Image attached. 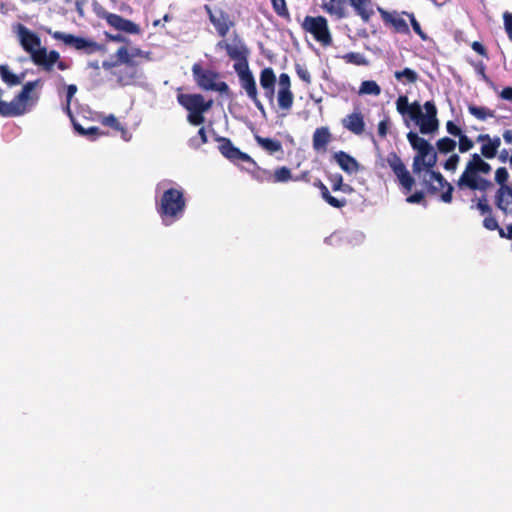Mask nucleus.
Returning a JSON list of instances; mask_svg holds the SVG:
<instances>
[{
  "instance_id": "1",
  "label": "nucleus",
  "mask_w": 512,
  "mask_h": 512,
  "mask_svg": "<svg viewBox=\"0 0 512 512\" xmlns=\"http://www.w3.org/2000/svg\"><path fill=\"white\" fill-rule=\"evenodd\" d=\"M407 139L411 147L417 151L412 164L413 172L417 174L423 168H426L428 178H424V184L428 192L436 194L440 190L445 189L441 194V200L445 203H451L454 187L440 172L432 170L437 163V153L434 151L433 146L426 139L412 131L407 134Z\"/></svg>"
},
{
  "instance_id": "2",
  "label": "nucleus",
  "mask_w": 512,
  "mask_h": 512,
  "mask_svg": "<svg viewBox=\"0 0 512 512\" xmlns=\"http://www.w3.org/2000/svg\"><path fill=\"white\" fill-rule=\"evenodd\" d=\"M480 151L481 154H471L464 171L456 181L458 192H465L467 190L487 192L493 187L492 181L485 177L491 173L492 166L483 158L493 159L498 152L490 142L482 144Z\"/></svg>"
},
{
  "instance_id": "3",
  "label": "nucleus",
  "mask_w": 512,
  "mask_h": 512,
  "mask_svg": "<svg viewBox=\"0 0 512 512\" xmlns=\"http://www.w3.org/2000/svg\"><path fill=\"white\" fill-rule=\"evenodd\" d=\"M217 47L225 49L230 59L235 61L233 68L238 75L241 87L255 104L256 108L264 113V106L258 97L255 78L249 69L248 56L250 51L248 47L241 39L235 40L233 44L221 40L217 43Z\"/></svg>"
},
{
  "instance_id": "4",
  "label": "nucleus",
  "mask_w": 512,
  "mask_h": 512,
  "mask_svg": "<svg viewBox=\"0 0 512 512\" xmlns=\"http://www.w3.org/2000/svg\"><path fill=\"white\" fill-rule=\"evenodd\" d=\"M187 201L181 188H169L165 190L160 199L156 201V211L162 223L172 225L181 219L186 210Z\"/></svg>"
},
{
  "instance_id": "5",
  "label": "nucleus",
  "mask_w": 512,
  "mask_h": 512,
  "mask_svg": "<svg viewBox=\"0 0 512 512\" xmlns=\"http://www.w3.org/2000/svg\"><path fill=\"white\" fill-rule=\"evenodd\" d=\"M347 3L353 7L364 23H368L374 15L371 0H322V9L337 19H344L348 16Z\"/></svg>"
},
{
  "instance_id": "6",
  "label": "nucleus",
  "mask_w": 512,
  "mask_h": 512,
  "mask_svg": "<svg viewBox=\"0 0 512 512\" xmlns=\"http://www.w3.org/2000/svg\"><path fill=\"white\" fill-rule=\"evenodd\" d=\"M177 101L189 112L187 120L194 126L204 123V114L213 106V100L206 101L202 94H178Z\"/></svg>"
},
{
  "instance_id": "7",
  "label": "nucleus",
  "mask_w": 512,
  "mask_h": 512,
  "mask_svg": "<svg viewBox=\"0 0 512 512\" xmlns=\"http://www.w3.org/2000/svg\"><path fill=\"white\" fill-rule=\"evenodd\" d=\"M301 29L305 33L310 34L322 47H329L333 44V37L328 20L322 15L305 16L301 23Z\"/></svg>"
},
{
  "instance_id": "8",
  "label": "nucleus",
  "mask_w": 512,
  "mask_h": 512,
  "mask_svg": "<svg viewBox=\"0 0 512 512\" xmlns=\"http://www.w3.org/2000/svg\"><path fill=\"white\" fill-rule=\"evenodd\" d=\"M192 73L197 85L205 91H217L222 95L231 96V91L228 84L224 81L217 80L220 74L217 71L204 69L199 63L192 66Z\"/></svg>"
},
{
  "instance_id": "9",
  "label": "nucleus",
  "mask_w": 512,
  "mask_h": 512,
  "mask_svg": "<svg viewBox=\"0 0 512 512\" xmlns=\"http://www.w3.org/2000/svg\"><path fill=\"white\" fill-rule=\"evenodd\" d=\"M48 33L53 39L62 41L65 45L71 46L75 50L82 51L88 55L103 50V46L92 39L75 36L73 34H66L61 31H48Z\"/></svg>"
},
{
  "instance_id": "10",
  "label": "nucleus",
  "mask_w": 512,
  "mask_h": 512,
  "mask_svg": "<svg viewBox=\"0 0 512 512\" xmlns=\"http://www.w3.org/2000/svg\"><path fill=\"white\" fill-rule=\"evenodd\" d=\"M386 163L392 169L393 173L397 177L399 184L402 188L409 192L413 188L415 184L414 178L411 176L409 171L407 170L405 164L401 160V158L397 155L396 152L388 153L386 159Z\"/></svg>"
},
{
  "instance_id": "11",
  "label": "nucleus",
  "mask_w": 512,
  "mask_h": 512,
  "mask_svg": "<svg viewBox=\"0 0 512 512\" xmlns=\"http://www.w3.org/2000/svg\"><path fill=\"white\" fill-rule=\"evenodd\" d=\"M204 9L217 34L222 38L226 37L230 29L235 25L230 14L222 8L212 9L209 5H205Z\"/></svg>"
},
{
  "instance_id": "12",
  "label": "nucleus",
  "mask_w": 512,
  "mask_h": 512,
  "mask_svg": "<svg viewBox=\"0 0 512 512\" xmlns=\"http://www.w3.org/2000/svg\"><path fill=\"white\" fill-rule=\"evenodd\" d=\"M216 141L219 143V151L221 154L234 164L242 162H253V158L247 153L242 152L235 147L232 141L226 137H218Z\"/></svg>"
},
{
  "instance_id": "13",
  "label": "nucleus",
  "mask_w": 512,
  "mask_h": 512,
  "mask_svg": "<svg viewBox=\"0 0 512 512\" xmlns=\"http://www.w3.org/2000/svg\"><path fill=\"white\" fill-rule=\"evenodd\" d=\"M106 22L118 31H123L129 34H139L140 27L129 19H125L122 16L114 13L106 12L103 15Z\"/></svg>"
},
{
  "instance_id": "14",
  "label": "nucleus",
  "mask_w": 512,
  "mask_h": 512,
  "mask_svg": "<svg viewBox=\"0 0 512 512\" xmlns=\"http://www.w3.org/2000/svg\"><path fill=\"white\" fill-rule=\"evenodd\" d=\"M19 38L20 43L23 49L28 52L31 56L33 53L37 52L40 47L41 41L39 36L30 31L24 25H19Z\"/></svg>"
},
{
  "instance_id": "15",
  "label": "nucleus",
  "mask_w": 512,
  "mask_h": 512,
  "mask_svg": "<svg viewBox=\"0 0 512 512\" xmlns=\"http://www.w3.org/2000/svg\"><path fill=\"white\" fill-rule=\"evenodd\" d=\"M383 22L385 25H390L394 28L397 33H408L409 27L406 21L399 16V14L394 12H389L381 7L377 8Z\"/></svg>"
},
{
  "instance_id": "16",
  "label": "nucleus",
  "mask_w": 512,
  "mask_h": 512,
  "mask_svg": "<svg viewBox=\"0 0 512 512\" xmlns=\"http://www.w3.org/2000/svg\"><path fill=\"white\" fill-rule=\"evenodd\" d=\"M276 75L271 67H266L260 73V85L264 90L265 97L273 103L275 97Z\"/></svg>"
},
{
  "instance_id": "17",
  "label": "nucleus",
  "mask_w": 512,
  "mask_h": 512,
  "mask_svg": "<svg viewBox=\"0 0 512 512\" xmlns=\"http://www.w3.org/2000/svg\"><path fill=\"white\" fill-rule=\"evenodd\" d=\"M342 125L353 134L361 135L365 131V122L362 112L357 110L348 114L342 119Z\"/></svg>"
},
{
  "instance_id": "18",
  "label": "nucleus",
  "mask_w": 512,
  "mask_h": 512,
  "mask_svg": "<svg viewBox=\"0 0 512 512\" xmlns=\"http://www.w3.org/2000/svg\"><path fill=\"white\" fill-rule=\"evenodd\" d=\"M333 158L339 167L348 174H353L360 170L358 161L344 151L336 152Z\"/></svg>"
},
{
  "instance_id": "19",
  "label": "nucleus",
  "mask_w": 512,
  "mask_h": 512,
  "mask_svg": "<svg viewBox=\"0 0 512 512\" xmlns=\"http://www.w3.org/2000/svg\"><path fill=\"white\" fill-rule=\"evenodd\" d=\"M331 140L332 135L328 127H319L313 133V149L318 152H325Z\"/></svg>"
},
{
  "instance_id": "20",
  "label": "nucleus",
  "mask_w": 512,
  "mask_h": 512,
  "mask_svg": "<svg viewBox=\"0 0 512 512\" xmlns=\"http://www.w3.org/2000/svg\"><path fill=\"white\" fill-rule=\"evenodd\" d=\"M495 203L504 214L512 213V208L508 207L512 204V186L499 187L495 195Z\"/></svg>"
},
{
  "instance_id": "21",
  "label": "nucleus",
  "mask_w": 512,
  "mask_h": 512,
  "mask_svg": "<svg viewBox=\"0 0 512 512\" xmlns=\"http://www.w3.org/2000/svg\"><path fill=\"white\" fill-rule=\"evenodd\" d=\"M313 186L320 190L321 197L330 206L341 209L347 205V200L345 198H336L332 196L327 186L320 179H316L313 182Z\"/></svg>"
},
{
  "instance_id": "22",
  "label": "nucleus",
  "mask_w": 512,
  "mask_h": 512,
  "mask_svg": "<svg viewBox=\"0 0 512 512\" xmlns=\"http://www.w3.org/2000/svg\"><path fill=\"white\" fill-rule=\"evenodd\" d=\"M294 94L292 90L278 89L277 104L283 115H287L293 107Z\"/></svg>"
},
{
  "instance_id": "23",
  "label": "nucleus",
  "mask_w": 512,
  "mask_h": 512,
  "mask_svg": "<svg viewBox=\"0 0 512 512\" xmlns=\"http://www.w3.org/2000/svg\"><path fill=\"white\" fill-rule=\"evenodd\" d=\"M255 141L262 149L271 155L277 152H283L282 144L277 139L265 138L260 135H255Z\"/></svg>"
},
{
  "instance_id": "24",
  "label": "nucleus",
  "mask_w": 512,
  "mask_h": 512,
  "mask_svg": "<svg viewBox=\"0 0 512 512\" xmlns=\"http://www.w3.org/2000/svg\"><path fill=\"white\" fill-rule=\"evenodd\" d=\"M115 74L121 86L131 85L138 78L137 67H126L125 69L117 71Z\"/></svg>"
},
{
  "instance_id": "25",
  "label": "nucleus",
  "mask_w": 512,
  "mask_h": 512,
  "mask_svg": "<svg viewBox=\"0 0 512 512\" xmlns=\"http://www.w3.org/2000/svg\"><path fill=\"white\" fill-rule=\"evenodd\" d=\"M249 163L253 166V169L249 172L254 180L259 183L273 182V176L270 170L260 167L254 159L253 162Z\"/></svg>"
},
{
  "instance_id": "26",
  "label": "nucleus",
  "mask_w": 512,
  "mask_h": 512,
  "mask_svg": "<svg viewBox=\"0 0 512 512\" xmlns=\"http://www.w3.org/2000/svg\"><path fill=\"white\" fill-rule=\"evenodd\" d=\"M32 61L35 65L42 67L45 71H52L54 64L50 61L45 47L39 48L32 54Z\"/></svg>"
},
{
  "instance_id": "27",
  "label": "nucleus",
  "mask_w": 512,
  "mask_h": 512,
  "mask_svg": "<svg viewBox=\"0 0 512 512\" xmlns=\"http://www.w3.org/2000/svg\"><path fill=\"white\" fill-rule=\"evenodd\" d=\"M481 193L480 197L472 199L470 209H477L481 215L492 216V207L488 202L486 192Z\"/></svg>"
},
{
  "instance_id": "28",
  "label": "nucleus",
  "mask_w": 512,
  "mask_h": 512,
  "mask_svg": "<svg viewBox=\"0 0 512 512\" xmlns=\"http://www.w3.org/2000/svg\"><path fill=\"white\" fill-rule=\"evenodd\" d=\"M0 77L8 86H17L22 83L23 75L12 73L8 65H0Z\"/></svg>"
},
{
  "instance_id": "29",
  "label": "nucleus",
  "mask_w": 512,
  "mask_h": 512,
  "mask_svg": "<svg viewBox=\"0 0 512 512\" xmlns=\"http://www.w3.org/2000/svg\"><path fill=\"white\" fill-rule=\"evenodd\" d=\"M394 77L403 84H413L418 80V74L411 68H404L402 71H395Z\"/></svg>"
},
{
  "instance_id": "30",
  "label": "nucleus",
  "mask_w": 512,
  "mask_h": 512,
  "mask_svg": "<svg viewBox=\"0 0 512 512\" xmlns=\"http://www.w3.org/2000/svg\"><path fill=\"white\" fill-rule=\"evenodd\" d=\"M102 123L106 126L111 127L112 129H114L116 131H120L122 138L126 141L129 140V133H128L127 129L124 126H122V124L119 122V120L113 114L106 116L103 119Z\"/></svg>"
},
{
  "instance_id": "31",
  "label": "nucleus",
  "mask_w": 512,
  "mask_h": 512,
  "mask_svg": "<svg viewBox=\"0 0 512 512\" xmlns=\"http://www.w3.org/2000/svg\"><path fill=\"white\" fill-rule=\"evenodd\" d=\"M273 183H286L293 181V175L290 168L286 166L278 167L272 173Z\"/></svg>"
},
{
  "instance_id": "32",
  "label": "nucleus",
  "mask_w": 512,
  "mask_h": 512,
  "mask_svg": "<svg viewBox=\"0 0 512 512\" xmlns=\"http://www.w3.org/2000/svg\"><path fill=\"white\" fill-rule=\"evenodd\" d=\"M418 123H419L420 132L422 134L433 133L438 129V126H439V121L437 118H429V117H425L424 115H423V118H421Z\"/></svg>"
},
{
  "instance_id": "33",
  "label": "nucleus",
  "mask_w": 512,
  "mask_h": 512,
  "mask_svg": "<svg viewBox=\"0 0 512 512\" xmlns=\"http://www.w3.org/2000/svg\"><path fill=\"white\" fill-rule=\"evenodd\" d=\"M359 93L378 96L381 93V88L375 81L366 80L361 83Z\"/></svg>"
},
{
  "instance_id": "34",
  "label": "nucleus",
  "mask_w": 512,
  "mask_h": 512,
  "mask_svg": "<svg viewBox=\"0 0 512 512\" xmlns=\"http://www.w3.org/2000/svg\"><path fill=\"white\" fill-rule=\"evenodd\" d=\"M468 110L470 114L479 120H485L487 117H494V111L486 107L469 105Z\"/></svg>"
},
{
  "instance_id": "35",
  "label": "nucleus",
  "mask_w": 512,
  "mask_h": 512,
  "mask_svg": "<svg viewBox=\"0 0 512 512\" xmlns=\"http://www.w3.org/2000/svg\"><path fill=\"white\" fill-rule=\"evenodd\" d=\"M437 149L442 154H448L456 148V142L455 140L449 138V137H443L440 138L436 142Z\"/></svg>"
},
{
  "instance_id": "36",
  "label": "nucleus",
  "mask_w": 512,
  "mask_h": 512,
  "mask_svg": "<svg viewBox=\"0 0 512 512\" xmlns=\"http://www.w3.org/2000/svg\"><path fill=\"white\" fill-rule=\"evenodd\" d=\"M117 63L125 64L127 67H136V63L133 61L132 56L128 49L124 46L120 47L117 52Z\"/></svg>"
},
{
  "instance_id": "37",
  "label": "nucleus",
  "mask_w": 512,
  "mask_h": 512,
  "mask_svg": "<svg viewBox=\"0 0 512 512\" xmlns=\"http://www.w3.org/2000/svg\"><path fill=\"white\" fill-rule=\"evenodd\" d=\"M483 226L489 231L497 230L501 238H506L507 232L499 226L497 220L493 216H485Z\"/></svg>"
},
{
  "instance_id": "38",
  "label": "nucleus",
  "mask_w": 512,
  "mask_h": 512,
  "mask_svg": "<svg viewBox=\"0 0 512 512\" xmlns=\"http://www.w3.org/2000/svg\"><path fill=\"white\" fill-rule=\"evenodd\" d=\"M271 4L275 13L285 19L290 17L289 10L285 0H271Z\"/></svg>"
},
{
  "instance_id": "39",
  "label": "nucleus",
  "mask_w": 512,
  "mask_h": 512,
  "mask_svg": "<svg viewBox=\"0 0 512 512\" xmlns=\"http://www.w3.org/2000/svg\"><path fill=\"white\" fill-rule=\"evenodd\" d=\"M74 129L81 135L90 136L92 139H96L100 135H104L102 131L96 126L90 127L88 129L83 128L80 124L74 123Z\"/></svg>"
},
{
  "instance_id": "40",
  "label": "nucleus",
  "mask_w": 512,
  "mask_h": 512,
  "mask_svg": "<svg viewBox=\"0 0 512 512\" xmlns=\"http://www.w3.org/2000/svg\"><path fill=\"white\" fill-rule=\"evenodd\" d=\"M344 60L347 63H352L355 65H367V60L361 53L357 52H349L343 56Z\"/></svg>"
},
{
  "instance_id": "41",
  "label": "nucleus",
  "mask_w": 512,
  "mask_h": 512,
  "mask_svg": "<svg viewBox=\"0 0 512 512\" xmlns=\"http://www.w3.org/2000/svg\"><path fill=\"white\" fill-rule=\"evenodd\" d=\"M509 179V173L505 167H499L495 171V181L500 187H509L507 181Z\"/></svg>"
},
{
  "instance_id": "42",
  "label": "nucleus",
  "mask_w": 512,
  "mask_h": 512,
  "mask_svg": "<svg viewBox=\"0 0 512 512\" xmlns=\"http://www.w3.org/2000/svg\"><path fill=\"white\" fill-rule=\"evenodd\" d=\"M406 114H408L412 120H415L417 122H419L420 119L423 118L421 106L417 101L409 105Z\"/></svg>"
},
{
  "instance_id": "43",
  "label": "nucleus",
  "mask_w": 512,
  "mask_h": 512,
  "mask_svg": "<svg viewBox=\"0 0 512 512\" xmlns=\"http://www.w3.org/2000/svg\"><path fill=\"white\" fill-rule=\"evenodd\" d=\"M474 147V142L465 134L459 136L458 148L461 153H466Z\"/></svg>"
},
{
  "instance_id": "44",
  "label": "nucleus",
  "mask_w": 512,
  "mask_h": 512,
  "mask_svg": "<svg viewBox=\"0 0 512 512\" xmlns=\"http://www.w3.org/2000/svg\"><path fill=\"white\" fill-rule=\"evenodd\" d=\"M295 71H296L297 76L303 82H305L306 84H311V82H312L311 74L305 66H303L301 64H296Z\"/></svg>"
},
{
  "instance_id": "45",
  "label": "nucleus",
  "mask_w": 512,
  "mask_h": 512,
  "mask_svg": "<svg viewBox=\"0 0 512 512\" xmlns=\"http://www.w3.org/2000/svg\"><path fill=\"white\" fill-rule=\"evenodd\" d=\"M76 92H77V86L76 85L70 84V85L67 86L65 111L67 112V114L70 117H72V113H71V109H70V104H71V100L74 97V95L76 94Z\"/></svg>"
},
{
  "instance_id": "46",
  "label": "nucleus",
  "mask_w": 512,
  "mask_h": 512,
  "mask_svg": "<svg viewBox=\"0 0 512 512\" xmlns=\"http://www.w3.org/2000/svg\"><path fill=\"white\" fill-rule=\"evenodd\" d=\"M504 29L509 40L512 42V12L505 11L503 13Z\"/></svg>"
},
{
  "instance_id": "47",
  "label": "nucleus",
  "mask_w": 512,
  "mask_h": 512,
  "mask_svg": "<svg viewBox=\"0 0 512 512\" xmlns=\"http://www.w3.org/2000/svg\"><path fill=\"white\" fill-rule=\"evenodd\" d=\"M460 157L458 154H452L444 163V169L454 172L459 164Z\"/></svg>"
},
{
  "instance_id": "48",
  "label": "nucleus",
  "mask_w": 512,
  "mask_h": 512,
  "mask_svg": "<svg viewBox=\"0 0 512 512\" xmlns=\"http://www.w3.org/2000/svg\"><path fill=\"white\" fill-rule=\"evenodd\" d=\"M409 105L410 103L408 102L407 96L401 95L398 97L396 101V108L400 114L405 115L407 113Z\"/></svg>"
},
{
  "instance_id": "49",
  "label": "nucleus",
  "mask_w": 512,
  "mask_h": 512,
  "mask_svg": "<svg viewBox=\"0 0 512 512\" xmlns=\"http://www.w3.org/2000/svg\"><path fill=\"white\" fill-rule=\"evenodd\" d=\"M409 17H410L411 26H412L414 32L417 35H419L422 40H426L427 39V35L422 30V28L420 26V23L416 20V18L414 17L413 14H410Z\"/></svg>"
},
{
  "instance_id": "50",
  "label": "nucleus",
  "mask_w": 512,
  "mask_h": 512,
  "mask_svg": "<svg viewBox=\"0 0 512 512\" xmlns=\"http://www.w3.org/2000/svg\"><path fill=\"white\" fill-rule=\"evenodd\" d=\"M279 89L291 90V79L287 73H281L279 76Z\"/></svg>"
},
{
  "instance_id": "51",
  "label": "nucleus",
  "mask_w": 512,
  "mask_h": 512,
  "mask_svg": "<svg viewBox=\"0 0 512 512\" xmlns=\"http://www.w3.org/2000/svg\"><path fill=\"white\" fill-rule=\"evenodd\" d=\"M471 48L476 52L478 53L479 55H481L482 57L488 59L489 58V55H488V52H487V49L486 47L479 41H474L472 42L471 44Z\"/></svg>"
},
{
  "instance_id": "52",
  "label": "nucleus",
  "mask_w": 512,
  "mask_h": 512,
  "mask_svg": "<svg viewBox=\"0 0 512 512\" xmlns=\"http://www.w3.org/2000/svg\"><path fill=\"white\" fill-rule=\"evenodd\" d=\"M330 181L332 183V190L334 192L340 191L343 185V176L341 174H335L330 177Z\"/></svg>"
},
{
  "instance_id": "53",
  "label": "nucleus",
  "mask_w": 512,
  "mask_h": 512,
  "mask_svg": "<svg viewBox=\"0 0 512 512\" xmlns=\"http://www.w3.org/2000/svg\"><path fill=\"white\" fill-rule=\"evenodd\" d=\"M424 109L426 110L425 117L437 118V108L432 101L425 102Z\"/></svg>"
},
{
  "instance_id": "54",
  "label": "nucleus",
  "mask_w": 512,
  "mask_h": 512,
  "mask_svg": "<svg viewBox=\"0 0 512 512\" xmlns=\"http://www.w3.org/2000/svg\"><path fill=\"white\" fill-rule=\"evenodd\" d=\"M446 130L450 135L459 137L462 135V130L460 127H458L453 121H447L446 123Z\"/></svg>"
},
{
  "instance_id": "55",
  "label": "nucleus",
  "mask_w": 512,
  "mask_h": 512,
  "mask_svg": "<svg viewBox=\"0 0 512 512\" xmlns=\"http://www.w3.org/2000/svg\"><path fill=\"white\" fill-rule=\"evenodd\" d=\"M475 69L477 71V73L482 77V79L486 82V83H489V84H493L491 79L487 76L485 70H486V66L484 65L483 62H479L478 64L475 65Z\"/></svg>"
},
{
  "instance_id": "56",
  "label": "nucleus",
  "mask_w": 512,
  "mask_h": 512,
  "mask_svg": "<svg viewBox=\"0 0 512 512\" xmlns=\"http://www.w3.org/2000/svg\"><path fill=\"white\" fill-rule=\"evenodd\" d=\"M424 197L425 195L423 191H417L414 194L408 196L406 200L408 203L416 204L421 203L424 200Z\"/></svg>"
},
{
  "instance_id": "57",
  "label": "nucleus",
  "mask_w": 512,
  "mask_h": 512,
  "mask_svg": "<svg viewBox=\"0 0 512 512\" xmlns=\"http://www.w3.org/2000/svg\"><path fill=\"white\" fill-rule=\"evenodd\" d=\"M293 181H303L309 183L311 181L310 171H302L299 175L293 176Z\"/></svg>"
},
{
  "instance_id": "58",
  "label": "nucleus",
  "mask_w": 512,
  "mask_h": 512,
  "mask_svg": "<svg viewBox=\"0 0 512 512\" xmlns=\"http://www.w3.org/2000/svg\"><path fill=\"white\" fill-rule=\"evenodd\" d=\"M388 131V120H382L378 124V135L382 138L386 137Z\"/></svg>"
},
{
  "instance_id": "59",
  "label": "nucleus",
  "mask_w": 512,
  "mask_h": 512,
  "mask_svg": "<svg viewBox=\"0 0 512 512\" xmlns=\"http://www.w3.org/2000/svg\"><path fill=\"white\" fill-rule=\"evenodd\" d=\"M500 96H501V98H503L505 100L512 101V87H505L501 91Z\"/></svg>"
},
{
  "instance_id": "60",
  "label": "nucleus",
  "mask_w": 512,
  "mask_h": 512,
  "mask_svg": "<svg viewBox=\"0 0 512 512\" xmlns=\"http://www.w3.org/2000/svg\"><path fill=\"white\" fill-rule=\"evenodd\" d=\"M47 55L54 65L60 60V54L56 50H51L49 53L47 52Z\"/></svg>"
},
{
  "instance_id": "61",
  "label": "nucleus",
  "mask_w": 512,
  "mask_h": 512,
  "mask_svg": "<svg viewBox=\"0 0 512 512\" xmlns=\"http://www.w3.org/2000/svg\"><path fill=\"white\" fill-rule=\"evenodd\" d=\"M490 144H491V145L493 146V148H495V149H496V151L498 152V149H499V147H500V145H501V139H500V137L495 136V137L491 138V139H490Z\"/></svg>"
},
{
  "instance_id": "62",
  "label": "nucleus",
  "mask_w": 512,
  "mask_h": 512,
  "mask_svg": "<svg viewBox=\"0 0 512 512\" xmlns=\"http://www.w3.org/2000/svg\"><path fill=\"white\" fill-rule=\"evenodd\" d=\"M490 135L489 134H480L477 136L476 140L477 142H481V143H489L490 142Z\"/></svg>"
},
{
  "instance_id": "63",
  "label": "nucleus",
  "mask_w": 512,
  "mask_h": 512,
  "mask_svg": "<svg viewBox=\"0 0 512 512\" xmlns=\"http://www.w3.org/2000/svg\"><path fill=\"white\" fill-rule=\"evenodd\" d=\"M503 138L506 143L512 144V130H505L503 132Z\"/></svg>"
},
{
  "instance_id": "64",
  "label": "nucleus",
  "mask_w": 512,
  "mask_h": 512,
  "mask_svg": "<svg viewBox=\"0 0 512 512\" xmlns=\"http://www.w3.org/2000/svg\"><path fill=\"white\" fill-rule=\"evenodd\" d=\"M198 135L200 136L201 138V142L203 144L207 143L208 139H207V135H206V131H205V128L204 127H201L198 131Z\"/></svg>"
}]
</instances>
